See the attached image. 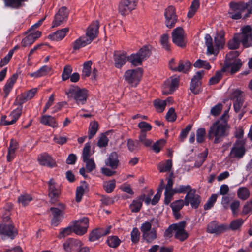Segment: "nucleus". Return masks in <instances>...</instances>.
<instances>
[{
	"instance_id": "obj_1",
	"label": "nucleus",
	"mask_w": 252,
	"mask_h": 252,
	"mask_svg": "<svg viewBox=\"0 0 252 252\" xmlns=\"http://www.w3.org/2000/svg\"><path fill=\"white\" fill-rule=\"evenodd\" d=\"M252 28L247 25L241 28V33H236L233 38L228 43V47L230 49H236L239 48L240 43L244 47L248 48L252 46Z\"/></svg>"
},
{
	"instance_id": "obj_2",
	"label": "nucleus",
	"mask_w": 252,
	"mask_h": 252,
	"mask_svg": "<svg viewBox=\"0 0 252 252\" xmlns=\"http://www.w3.org/2000/svg\"><path fill=\"white\" fill-rule=\"evenodd\" d=\"M228 128L225 121H216L210 127L208 133V138L211 139L214 138V143L215 144L220 142L224 137L228 135Z\"/></svg>"
},
{
	"instance_id": "obj_3",
	"label": "nucleus",
	"mask_w": 252,
	"mask_h": 252,
	"mask_svg": "<svg viewBox=\"0 0 252 252\" xmlns=\"http://www.w3.org/2000/svg\"><path fill=\"white\" fill-rule=\"evenodd\" d=\"M66 94L68 97H72L78 105L84 104L88 97V92L85 89H81L78 86L71 85Z\"/></svg>"
},
{
	"instance_id": "obj_4",
	"label": "nucleus",
	"mask_w": 252,
	"mask_h": 252,
	"mask_svg": "<svg viewBox=\"0 0 252 252\" xmlns=\"http://www.w3.org/2000/svg\"><path fill=\"white\" fill-rule=\"evenodd\" d=\"M142 75V70L138 68L127 70L124 74L125 80L131 86H136L139 82Z\"/></svg>"
},
{
	"instance_id": "obj_5",
	"label": "nucleus",
	"mask_w": 252,
	"mask_h": 252,
	"mask_svg": "<svg viewBox=\"0 0 252 252\" xmlns=\"http://www.w3.org/2000/svg\"><path fill=\"white\" fill-rule=\"evenodd\" d=\"M143 239L147 243H151L157 238V230L155 228H150V225L142 223L140 227Z\"/></svg>"
},
{
	"instance_id": "obj_6",
	"label": "nucleus",
	"mask_w": 252,
	"mask_h": 252,
	"mask_svg": "<svg viewBox=\"0 0 252 252\" xmlns=\"http://www.w3.org/2000/svg\"><path fill=\"white\" fill-rule=\"evenodd\" d=\"M73 232L78 235L82 236L86 233L89 227V219L84 217L73 221Z\"/></svg>"
},
{
	"instance_id": "obj_7",
	"label": "nucleus",
	"mask_w": 252,
	"mask_h": 252,
	"mask_svg": "<svg viewBox=\"0 0 252 252\" xmlns=\"http://www.w3.org/2000/svg\"><path fill=\"white\" fill-rule=\"evenodd\" d=\"M246 153L245 140H238L234 144L230 151L232 158L240 159L243 157Z\"/></svg>"
},
{
	"instance_id": "obj_8",
	"label": "nucleus",
	"mask_w": 252,
	"mask_h": 252,
	"mask_svg": "<svg viewBox=\"0 0 252 252\" xmlns=\"http://www.w3.org/2000/svg\"><path fill=\"white\" fill-rule=\"evenodd\" d=\"M186 35L183 28L179 27L172 32V39L173 42L179 47H184L186 45Z\"/></svg>"
},
{
	"instance_id": "obj_9",
	"label": "nucleus",
	"mask_w": 252,
	"mask_h": 252,
	"mask_svg": "<svg viewBox=\"0 0 252 252\" xmlns=\"http://www.w3.org/2000/svg\"><path fill=\"white\" fill-rule=\"evenodd\" d=\"M179 77L174 76L167 79L162 86V93L164 94H172L177 88L179 84Z\"/></svg>"
},
{
	"instance_id": "obj_10",
	"label": "nucleus",
	"mask_w": 252,
	"mask_h": 252,
	"mask_svg": "<svg viewBox=\"0 0 252 252\" xmlns=\"http://www.w3.org/2000/svg\"><path fill=\"white\" fill-rule=\"evenodd\" d=\"M229 6V16L233 19H240L242 17V13L244 12V5H242L241 2H230Z\"/></svg>"
},
{
	"instance_id": "obj_11",
	"label": "nucleus",
	"mask_w": 252,
	"mask_h": 252,
	"mask_svg": "<svg viewBox=\"0 0 252 252\" xmlns=\"http://www.w3.org/2000/svg\"><path fill=\"white\" fill-rule=\"evenodd\" d=\"M164 16L166 27L169 28L173 27L177 20L175 8L172 6L168 7L165 10Z\"/></svg>"
},
{
	"instance_id": "obj_12",
	"label": "nucleus",
	"mask_w": 252,
	"mask_h": 252,
	"mask_svg": "<svg viewBox=\"0 0 252 252\" xmlns=\"http://www.w3.org/2000/svg\"><path fill=\"white\" fill-rule=\"evenodd\" d=\"M22 112V107H18L11 112L8 116V120H6L7 117L3 116L1 118V122L4 126H8L15 123L20 118Z\"/></svg>"
},
{
	"instance_id": "obj_13",
	"label": "nucleus",
	"mask_w": 252,
	"mask_h": 252,
	"mask_svg": "<svg viewBox=\"0 0 252 252\" xmlns=\"http://www.w3.org/2000/svg\"><path fill=\"white\" fill-rule=\"evenodd\" d=\"M201 199L198 194H195V190L189 191L184 199L185 205L188 206L190 204L192 208H197L199 205Z\"/></svg>"
},
{
	"instance_id": "obj_14",
	"label": "nucleus",
	"mask_w": 252,
	"mask_h": 252,
	"mask_svg": "<svg viewBox=\"0 0 252 252\" xmlns=\"http://www.w3.org/2000/svg\"><path fill=\"white\" fill-rule=\"evenodd\" d=\"M48 196L52 203H55L58 200L60 193L59 187L56 184L53 179H51L48 182Z\"/></svg>"
},
{
	"instance_id": "obj_15",
	"label": "nucleus",
	"mask_w": 252,
	"mask_h": 252,
	"mask_svg": "<svg viewBox=\"0 0 252 252\" xmlns=\"http://www.w3.org/2000/svg\"><path fill=\"white\" fill-rule=\"evenodd\" d=\"M68 12L65 7H61L55 15L52 27H57L65 22L67 19Z\"/></svg>"
},
{
	"instance_id": "obj_16",
	"label": "nucleus",
	"mask_w": 252,
	"mask_h": 252,
	"mask_svg": "<svg viewBox=\"0 0 252 252\" xmlns=\"http://www.w3.org/2000/svg\"><path fill=\"white\" fill-rule=\"evenodd\" d=\"M174 61L171 60L169 63V66L171 70L180 72L186 73L189 71L191 66V63L188 61H183L180 60L178 63V66L175 67L174 65Z\"/></svg>"
},
{
	"instance_id": "obj_17",
	"label": "nucleus",
	"mask_w": 252,
	"mask_h": 252,
	"mask_svg": "<svg viewBox=\"0 0 252 252\" xmlns=\"http://www.w3.org/2000/svg\"><path fill=\"white\" fill-rule=\"evenodd\" d=\"M17 231L12 224H1L0 225V235H3L11 239L17 235Z\"/></svg>"
},
{
	"instance_id": "obj_18",
	"label": "nucleus",
	"mask_w": 252,
	"mask_h": 252,
	"mask_svg": "<svg viewBox=\"0 0 252 252\" xmlns=\"http://www.w3.org/2000/svg\"><path fill=\"white\" fill-rule=\"evenodd\" d=\"M136 6L135 1H124L120 3L119 11L121 15H127Z\"/></svg>"
},
{
	"instance_id": "obj_19",
	"label": "nucleus",
	"mask_w": 252,
	"mask_h": 252,
	"mask_svg": "<svg viewBox=\"0 0 252 252\" xmlns=\"http://www.w3.org/2000/svg\"><path fill=\"white\" fill-rule=\"evenodd\" d=\"M228 229L227 225H219L216 221H211L207 226V231L212 234H220Z\"/></svg>"
},
{
	"instance_id": "obj_20",
	"label": "nucleus",
	"mask_w": 252,
	"mask_h": 252,
	"mask_svg": "<svg viewBox=\"0 0 252 252\" xmlns=\"http://www.w3.org/2000/svg\"><path fill=\"white\" fill-rule=\"evenodd\" d=\"M186 224L185 221L176 223L177 226L175 229V237L181 241L185 240L188 237V234L185 229Z\"/></svg>"
},
{
	"instance_id": "obj_21",
	"label": "nucleus",
	"mask_w": 252,
	"mask_h": 252,
	"mask_svg": "<svg viewBox=\"0 0 252 252\" xmlns=\"http://www.w3.org/2000/svg\"><path fill=\"white\" fill-rule=\"evenodd\" d=\"M126 53L124 51H115L113 55L114 64L116 67L121 68L127 61Z\"/></svg>"
},
{
	"instance_id": "obj_22",
	"label": "nucleus",
	"mask_w": 252,
	"mask_h": 252,
	"mask_svg": "<svg viewBox=\"0 0 252 252\" xmlns=\"http://www.w3.org/2000/svg\"><path fill=\"white\" fill-rule=\"evenodd\" d=\"M99 23L98 21L93 22L87 29L86 36L91 42L96 37L98 33Z\"/></svg>"
},
{
	"instance_id": "obj_23",
	"label": "nucleus",
	"mask_w": 252,
	"mask_h": 252,
	"mask_svg": "<svg viewBox=\"0 0 252 252\" xmlns=\"http://www.w3.org/2000/svg\"><path fill=\"white\" fill-rule=\"evenodd\" d=\"M30 32L28 35L23 39L21 42L23 47H26L31 45L41 35V32L39 31Z\"/></svg>"
},
{
	"instance_id": "obj_24",
	"label": "nucleus",
	"mask_w": 252,
	"mask_h": 252,
	"mask_svg": "<svg viewBox=\"0 0 252 252\" xmlns=\"http://www.w3.org/2000/svg\"><path fill=\"white\" fill-rule=\"evenodd\" d=\"M53 216L51 224L54 226H58L63 218L64 213L58 208L51 207L50 209Z\"/></svg>"
},
{
	"instance_id": "obj_25",
	"label": "nucleus",
	"mask_w": 252,
	"mask_h": 252,
	"mask_svg": "<svg viewBox=\"0 0 252 252\" xmlns=\"http://www.w3.org/2000/svg\"><path fill=\"white\" fill-rule=\"evenodd\" d=\"M38 161L41 165L53 167L56 166L55 160L47 153H44L38 157Z\"/></svg>"
},
{
	"instance_id": "obj_26",
	"label": "nucleus",
	"mask_w": 252,
	"mask_h": 252,
	"mask_svg": "<svg viewBox=\"0 0 252 252\" xmlns=\"http://www.w3.org/2000/svg\"><path fill=\"white\" fill-rule=\"evenodd\" d=\"M173 180L170 178H168L167 183L166 186L164 195L165 203L168 204L170 201L173 195L175 194L174 188L173 189Z\"/></svg>"
},
{
	"instance_id": "obj_27",
	"label": "nucleus",
	"mask_w": 252,
	"mask_h": 252,
	"mask_svg": "<svg viewBox=\"0 0 252 252\" xmlns=\"http://www.w3.org/2000/svg\"><path fill=\"white\" fill-rule=\"evenodd\" d=\"M110 227L106 229L103 228L96 229L93 230L89 235V240L91 241H95L98 240L101 237L105 236L110 232Z\"/></svg>"
},
{
	"instance_id": "obj_28",
	"label": "nucleus",
	"mask_w": 252,
	"mask_h": 252,
	"mask_svg": "<svg viewBox=\"0 0 252 252\" xmlns=\"http://www.w3.org/2000/svg\"><path fill=\"white\" fill-rule=\"evenodd\" d=\"M91 43L90 40H88V37L85 36H81L76 39L71 43L73 49L75 51L78 50L80 48L84 47Z\"/></svg>"
},
{
	"instance_id": "obj_29",
	"label": "nucleus",
	"mask_w": 252,
	"mask_h": 252,
	"mask_svg": "<svg viewBox=\"0 0 252 252\" xmlns=\"http://www.w3.org/2000/svg\"><path fill=\"white\" fill-rule=\"evenodd\" d=\"M106 165L110 167L112 169H116L119 165L118 155L115 152L111 153L105 160Z\"/></svg>"
},
{
	"instance_id": "obj_30",
	"label": "nucleus",
	"mask_w": 252,
	"mask_h": 252,
	"mask_svg": "<svg viewBox=\"0 0 252 252\" xmlns=\"http://www.w3.org/2000/svg\"><path fill=\"white\" fill-rule=\"evenodd\" d=\"M214 49H217V54L220 48H222L224 44V32L222 31H220L214 37Z\"/></svg>"
},
{
	"instance_id": "obj_31",
	"label": "nucleus",
	"mask_w": 252,
	"mask_h": 252,
	"mask_svg": "<svg viewBox=\"0 0 252 252\" xmlns=\"http://www.w3.org/2000/svg\"><path fill=\"white\" fill-rule=\"evenodd\" d=\"M5 7L13 9H19L24 5V2L29 0H3Z\"/></svg>"
},
{
	"instance_id": "obj_32",
	"label": "nucleus",
	"mask_w": 252,
	"mask_h": 252,
	"mask_svg": "<svg viewBox=\"0 0 252 252\" xmlns=\"http://www.w3.org/2000/svg\"><path fill=\"white\" fill-rule=\"evenodd\" d=\"M69 31L68 28H64L54 32L49 35V37L53 40L60 41L62 40Z\"/></svg>"
},
{
	"instance_id": "obj_33",
	"label": "nucleus",
	"mask_w": 252,
	"mask_h": 252,
	"mask_svg": "<svg viewBox=\"0 0 252 252\" xmlns=\"http://www.w3.org/2000/svg\"><path fill=\"white\" fill-rule=\"evenodd\" d=\"M145 197V194L140 196L136 200H134L131 204L129 205V208L132 212H138L140 211L142 205V201Z\"/></svg>"
},
{
	"instance_id": "obj_34",
	"label": "nucleus",
	"mask_w": 252,
	"mask_h": 252,
	"mask_svg": "<svg viewBox=\"0 0 252 252\" xmlns=\"http://www.w3.org/2000/svg\"><path fill=\"white\" fill-rule=\"evenodd\" d=\"M18 148V143L15 140H11L7 155V161L10 162L14 159L15 151Z\"/></svg>"
},
{
	"instance_id": "obj_35",
	"label": "nucleus",
	"mask_w": 252,
	"mask_h": 252,
	"mask_svg": "<svg viewBox=\"0 0 252 252\" xmlns=\"http://www.w3.org/2000/svg\"><path fill=\"white\" fill-rule=\"evenodd\" d=\"M51 70V67L47 65H44L41 67L39 70H37L36 71L33 73H29V75L31 77L37 78L47 75L50 72Z\"/></svg>"
},
{
	"instance_id": "obj_36",
	"label": "nucleus",
	"mask_w": 252,
	"mask_h": 252,
	"mask_svg": "<svg viewBox=\"0 0 252 252\" xmlns=\"http://www.w3.org/2000/svg\"><path fill=\"white\" fill-rule=\"evenodd\" d=\"M17 79V75L16 74H13L7 80L3 89V91L5 93L4 97H6L8 96L9 93L13 88L14 84L16 82Z\"/></svg>"
},
{
	"instance_id": "obj_37",
	"label": "nucleus",
	"mask_w": 252,
	"mask_h": 252,
	"mask_svg": "<svg viewBox=\"0 0 252 252\" xmlns=\"http://www.w3.org/2000/svg\"><path fill=\"white\" fill-rule=\"evenodd\" d=\"M40 122L44 125L48 126L53 128L58 126V123L56 122L55 118L50 115L43 116L41 118Z\"/></svg>"
},
{
	"instance_id": "obj_38",
	"label": "nucleus",
	"mask_w": 252,
	"mask_h": 252,
	"mask_svg": "<svg viewBox=\"0 0 252 252\" xmlns=\"http://www.w3.org/2000/svg\"><path fill=\"white\" fill-rule=\"evenodd\" d=\"M230 64L228 67H224L225 68H228L231 67L230 72L231 74H234L237 72L241 67L242 63L240 59H235L232 61H229Z\"/></svg>"
},
{
	"instance_id": "obj_39",
	"label": "nucleus",
	"mask_w": 252,
	"mask_h": 252,
	"mask_svg": "<svg viewBox=\"0 0 252 252\" xmlns=\"http://www.w3.org/2000/svg\"><path fill=\"white\" fill-rule=\"evenodd\" d=\"M127 60L129 61L132 65L135 66L141 65L143 61L137 53L132 54L128 56L127 57Z\"/></svg>"
},
{
	"instance_id": "obj_40",
	"label": "nucleus",
	"mask_w": 252,
	"mask_h": 252,
	"mask_svg": "<svg viewBox=\"0 0 252 252\" xmlns=\"http://www.w3.org/2000/svg\"><path fill=\"white\" fill-rule=\"evenodd\" d=\"M205 44L207 47L208 54H217V49H214L212 45V39L209 34H206L205 36Z\"/></svg>"
},
{
	"instance_id": "obj_41",
	"label": "nucleus",
	"mask_w": 252,
	"mask_h": 252,
	"mask_svg": "<svg viewBox=\"0 0 252 252\" xmlns=\"http://www.w3.org/2000/svg\"><path fill=\"white\" fill-rule=\"evenodd\" d=\"M172 167V161L171 159H168L161 162L158 165V168L160 172L170 171Z\"/></svg>"
},
{
	"instance_id": "obj_42",
	"label": "nucleus",
	"mask_w": 252,
	"mask_h": 252,
	"mask_svg": "<svg viewBox=\"0 0 252 252\" xmlns=\"http://www.w3.org/2000/svg\"><path fill=\"white\" fill-rule=\"evenodd\" d=\"M164 180H163V179H161L160 180V183L159 185V187H158V191H157V193L156 194V195L154 196L153 199L151 201V204L153 205H156L158 202V201L161 197L162 192V190L164 189Z\"/></svg>"
},
{
	"instance_id": "obj_43",
	"label": "nucleus",
	"mask_w": 252,
	"mask_h": 252,
	"mask_svg": "<svg viewBox=\"0 0 252 252\" xmlns=\"http://www.w3.org/2000/svg\"><path fill=\"white\" fill-rule=\"evenodd\" d=\"M127 147L129 151L136 152L140 149L139 142L138 140H133L128 139L127 140Z\"/></svg>"
},
{
	"instance_id": "obj_44",
	"label": "nucleus",
	"mask_w": 252,
	"mask_h": 252,
	"mask_svg": "<svg viewBox=\"0 0 252 252\" xmlns=\"http://www.w3.org/2000/svg\"><path fill=\"white\" fill-rule=\"evenodd\" d=\"M87 189V185L85 182L81 186H80L77 188L76 191V202H79L81 200L82 197L85 191Z\"/></svg>"
},
{
	"instance_id": "obj_45",
	"label": "nucleus",
	"mask_w": 252,
	"mask_h": 252,
	"mask_svg": "<svg viewBox=\"0 0 252 252\" xmlns=\"http://www.w3.org/2000/svg\"><path fill=\"white\" fill-rule=\"evenodd\" d=\"M98 124L96 122L94 121L90 123L88 130V138L89 139H92L95 135L98 130Z\"/></svg>"
},
{
	"instance_id": "obj_46",
	"label": "nucleus",
	"mask_w": 252,
	"mask_h": 252,
	"mask_svg": "<svg viewBox=\"0 0 252 252\" xmlns=\"http://www.w3.org/2000/svg\"><path fill=\"white\" fill-rule=\"evenodd\" d=\"M194 67L198 68H203L205 69L209 70L211 68V65L209 63L205 60L201 59L197 60L193 64Z\"/></svg>"
},
{
	"instance_id": "obj_47",
	"label": "nucleus",
	"mask_w": 252,
	"mask_h": 252,
	"mask_svg": "<svg viewBox=\"0 0 252 252\" xmlns=\"http://www.w3.org/2000/svg\"><path fill=\"white\" fill-rule=\"evenodd\" d=\"M190 185H179L174 188V192L175 193H185L189 191H192Z\"/></svg>"
},
{
	"instance_id": "obj_48",
	"label": "nucleus",
	"mask_w": 252,
	"mask_h": 252,
	"mask_svg": "<svg viewBox=\"0 0 252 252\" xmlns=\"http://www.w3.org/2000/svg\"><path fill=\"white\" fill-rule=\"evenodd\" d=\"M121 241L116 236H110L108 238L107 242L108 246L111 248H117L119 246Z\"/></svg>"
},
{
	"instance_id": "obj_49",
	"label": "nucleus",
	"mask_w": 252,
	"mask_h": 252,
	"mask_svg": "<svg viewBox=\"0 0 252 252\" xmlns=\"http://www.w3.org/2000/svg\"><path fill=\"white\" fill-rule=\"evenodd\" d=\"M238 197L243 200H246L250 196V191L246 187L240 188L237 191Z\"/></svg>"
},
{
	"instance_id": "obj_50",
	"label": "nucleus",
	"mask_w": 252,
	"mask_h": 252,
	"mask_svg": "<svg viewBox=\"0 0 252 252\" xmlns=\"http://www.w3.org/2000/svg\"><path fill=\"white\" fill-rule=\"evenodd\" d=\"M199 0H193L192 1L190 7V9L188 13V17L189 18H191L194 15L196 10L199 8Z\"/></svg>"
},
{
	"instance_id": "obj_51",
	"label": "nucleus",
	"mask_w": 252,
	"mask_h": 252,
	"mask_svg": "<svg viewBox=\"0 0 252 252\" xmlns=\"http://www.w3.org/2000/svg\"><path fill=\"white\" fill-rule=\"evenodd\" d=\"M92 64V62L91 61H88L84 62L82 70L83 77H87L90 75Z\"/></svg>"
},
{
	"instance_id": "obj_52",
	"label": "nucleus",
	"mask_w": 252,
	"mask_h": 252,
	"mask_svg": "<svg viewBox=\"0 0 252 252\" xmlns=\"http://www.w3.org/2000/svg\"><path fill=\"white\" fill-rule=\"evenodd\" d=\"M239 55V53L237 51H232L227 54L226 55V60L224 63V66L228 67L230 64V63L229 62V61H232L235 59H236V58L238 57Z\"/></svg>"
},
{
	"instance_id": "obj_53",
	"label": "nucleus",
	"mask_w": 252,
	"mask_h": 252,
	"mask_svg": "<svg viewBox=\"0 0 252 252\" xmlns=\"http://www.w3.org/2000/svg\"><path fill=\"white\" fill-rule=\"evenodd\" d=\"M137 53L143 60L149 57L151 53L149 47L147 46L142 47Z\"/></svg>"
},
{
	"instance_id": "obj_54",
	"label": "nucleus",
	"mask_w": 252,
	"mask_h": 252,
	"mask_svg": "<svg viewBox=\"0 0 252 252\" xmlns=\"http://www.w3.org/2000/svg\"><path fill=\"white\" fill-rule=\"evenodd\" d=\"M32 200V197L31 195L27 194L20 195L18 199L19 203L23 206L28 205Z\"/></svg>"
},
{
	"instance_id": "obj_55",
	"label": "nucleus",
	"mask_w": 252,
	"mask_h": 252,
	"mask_svg": "<svg viewBox=\"0 0 252 252\" xmlns=\"http://www.w3.org/2000/svg\"><path fill=\"white\" fill-rule=\"evenodd\" d=\"M218 195L217 194H213L209 197L207 202L204 204V209L205 210L210 209L216 202L217 199Z\"/></svg>"
},
{
	"instance_id": "obj_56",
	"label": "nucleus",
	"mask_w": 252,
	"mask_h": 252,
	"mask_svg": "<svg viewBox=\"0 0 252 252\" xmlns=\"http://www.w3.org/2000/svg\"><path fill=\"white\" fill-rule=\"evenodd\" d=\"M244 223V220L242 219H238L232 221L228 227L233 230H236L239 229Z\"/></svg>"
},
{
	"instance_id": "obj_57",
	"label": "nucleus",
	"mask_w": 252,
	"mask_h": 252,
	"mask_svg": "<svg viewBox=\"0 0 252 252\" xmlns=\"http://www.w3.org/2000/svg\"><path fill=\"white\" fill-rule=\"evenodd\" d=\"M169 35L167 33L162 34L160 37V43L161 44L163 48L167 51H169L170 49V45L169 44Z\"/></svg>"
},
{
	"instance_id": "obj_58",
	"label": "nucleus",
	"mask_w": 252,
	"mask_h": 252,
	"mask_svg": "<svg viewBox=\"0 0 252 252\" xmlns=\"http://www.w3.org/2000/svg\"><path fill=\"white\" fill-rule=\"evenodd\" d=\"M91 144L90 143H86L83 150L82 152V159L83 161H85L86 159L90 158L91 156Z\"/></svg>"
},
{
	"instance_id": "obj_59",
	"label": "nucleus",
	"mask_w": 252,
	"mask_h": 252,
	"mask_svg": "<svg viewBox=\"0 0 252 252\" xmlns=\"http://www.w3.org/2000/svg\"><path fill=\"white\" fill-rule=\"evenodd\" d=\"M206 135V130L204 128H200L196 131V141L198 143H202L204 141Z\"/></svg>"
},
{
	"instance_id": "obj_60",
	"label": "nucleus",
	"mask_w": 252,
	"mask_h": 252,
	"mask_svg": "<svg viewBox=\"0 0 252 252\" xmlns=\"http://www.w3.org/2000/svg\"><path fill=\"white\" fill-rule=\"evenodd\" d=\"M222 72L223 71H217L214 76L209 79V84L212 85L218 83L222 78Z\"/></svg>"
},
{
	"instance_id": "obj_61",
	"label": "nucleus",
	"mask_w": 252,
	"mask_h": 252,
	"mask_svg": "<svg viewBox=\"0 0 252 252\" xmlns=\"http://www.w3.org/2000/svg\"><path fill=\"white\" fill-rule=\"evenodd\" d=\"M137 126L141 130L140 133L145 132L146 133V132L150 131L152 128V126L150 124L144 121L140 122L138 124Z\"/></svg>"
},
{
	"instance_id": "obj_62",
	"label": "nucleus",
	"mask_w": 252,
	"mask_h": 252,
	"mask_svg": "<svg viewBox=\"0 0 252 252\" xmlns=\"http://www.w3.org/2000/svg\"><path fill=\"white\" fill-rule=\"evenodd\" d=\"M154 105L156 110L158 112H162L165 108V102L160 99H156L154 101Z\"/></svg>"
},
{
	"instance_id": "obj_63",
	"label": "nucleus",
	"mask_w": 252,
	"mask_h": 252,
	"mask_svg": "<svg viewBox=\"0 0 252 252\" xmlns=\"http://www.w3.org/2000/svg\"><path fill=\"white\" fill-rule=\"evenodd\" d=\"M115 180L109 181V182H105L104 184L103 187L104 190L107 193L112 192L115 188Z\"/></svg>"
},
{
	"instance_id": "obj_64",
	"label": "nucleus",
	"mask_w": 252,
	"mask_h": 252,
	"mask_svg": "<svg viewBox=\"0 0 252 252\" xmlns=\"http://www.w3.org/2000/svg\"><path fill=\"white\" fill-rule=\"evenodd\" d=\"M252 213V200L248 201L243 208L242 215H245Z\"/></svg>"
}]
</instances>
